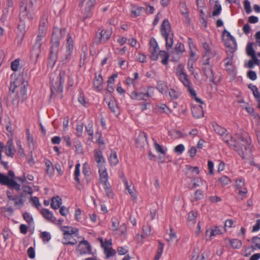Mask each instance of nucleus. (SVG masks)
<instances>
[{
  "label": "nucleus",
  "instance_id": "1",
  "mask_svg": "<svg viewBox=\"0 0 260 260\" xmlns=\"http://www.w3.org/2000/svg\"><path fill=\"white\" fill-rule=\"evenodd\" d=\"M223 141L242 158H245L250 154V139L247 134H236L235 138L230 134H226Z\"/></svg>",
  "mask_w": 260,
  "mask_h": 260
},
{
  "label": "nucleus",
  "instance_id": "2",
  "mask_svg": "<svg viewBox=\"0 0 260 260\" xmlns=\"http://www.w3.org/2000/svg\"><path fill=\"white\" fill-rule=\"evenodd\" d=\"M66 29L64 28L59 29L54 27L51 39V46L48 57V66L52 68L54 67L58 58L60 40L64 37Z\"/></svg>",
  "mask_w": 260,
  "mask_h": 260
},
{
  "label": "nucleus",
  "instance_id": "3",
  "mask_svg": "<svg viewBox=\"0 0 260 260\" xmlns=\"http://www.w3.org/2000/svg\"><path fill=\"white\" fill-rule=\"evenodd\" d=\"M149 52H150V57L152 60H156L159 57L161 59V62L164 65L168 64L170 57L168 52L165 50L158 51L159 48L157 43L153 38H151L149 41Z\"/></svg>",
  "mask_w": 260,
  "mask_h": 260
},
{
  "label": "nucleus",
  "instance_id": "4",
  "mask_svg": "<svg viewBox=\"0 0 260 260\" xmlns=\"http://www.w3.org/2000/svg\"><path fill=\"white\" fill-rule=\"evenodd\" d=\"M33 5L32 1L27 4V0H21L19 16L21 22L24 21L26 19L31 20L32 18L31 13L32 11Z\"/></svg>",
  "mask_w": 260,
  "mask_h": 260
},
{
  "label": "nucleus",
  "instance_id": "5",
  "mask_svg": "<svg viewBox=\"0 0 260 260\" xmlns=\"http://www.w3.org/2000/svg\"><path fill=\"white\" fill-rule=\"evenodd\" d=\"M154 91V88L152 86H147L146 89L144 88L141 91L137 90L133 91L131 93V98L136 100L147 101L153 95Z\"/></svg>",
  "mask_w": 260,
  "mask_h": 260
},
{
  "label": "nucleus",
  "instance_id": "6",
  "mask_svg": "<svg viewBox=\"0 0 260 260\" xmlns=\"http://www.w3.org/2000/svg\"><path fill=\"white\" fill-rule=\"evenodd\" d=\"M45 35H42L38 32L36 43L32 49L30 54L31 61L34 64H36L41 52L42 41Z\"/></svg>",
  "mask_w": 260,
  "mask_h": 260
},
{
  "label": "nucleus",
  "instance_id": "7",
  "mask_svg": "<svg viewBox=\"0 0 260 260\" xmlns=\"http://www.w3.org/2000/svg\"><path fill=\"white\" fill-rule=\"evenodd\" d=\"M66 72L65 71H61L58 77V81H56L54 85L51 86V95L54 94L55 91L58 94L61 93L63 90V84L64 82Z\"/></svg>",
  "mask_w": 260,
  "mask_h": 260
},
{
  "label": "nucleus",
  "instance_id": "8",
  "mask_svg": "<svg viewBox=\"0 0 260 260\" xmlns=\"http://www.w3.org/2000/svg\"><path fill=\"white\" fill-rule=\"evenodd\" d=\"M203 60V71L205 75L209 79V81L213 84H216L215 81V78L213 74V70L211 68V66L210 64V59L209 57L206 58Z\"/></svg>",
  "mask_w": 260,
  "mask_h": 260
},
{
  "label": "nucleus",
  "instance_id": "9",
  "mask_svg": "<svg viewBox=\"0 0 260 260\" xmlns=\"http://www.w3.org/2000/svg\"><path fill=\"white\" fill-rule=\"evenodd\" d=\"M112 30L110 29H99L96 34L95 43L96 44H104L110 38Z\"/></svg>",
  "mask_w": 260,
  "mask_h": 260
},
{
  "label": "nucleus",
  "instance_id": "10",
  "mask_svg": "<svg viewBox=\"0 0 260 260\" xmlns=\"http://www.w3.org/2000/svg\"><path fill=\"white\" fill-rule=\"evenodd\" d=\"M0 184L7 185L12 189H15L17 191L20 190V185L13 179H10L7 176L0 173Z\"/></svg>",
  "mask_w": 260,
  "mask_h": 260
},
{
  "label": "nucleus",
  "instance_id": "11",
  "mask_svg": "<svg viewBox=\"0 0 260 260\" xmlns=\"http://www.w3.org/2000/svg\"><path fill=\"white\" fill-rule=\"evenodd\" d=\"M95 3L96 0H82L79 3V6L85 10V18L89 17Z\"/></svg>",
  "mask_w": 260,
  "mask_h": 260
},
{
  "label": "nucleus",
  "instance_id": "12",
  "mask_svg": "<svg viewBox=\"0 0 260 260\" xmlns=\"http://www.w3.org/2000/svg\"><path fill=\"white\" fill-rule=\"evenodd\" d=\"M78 248L81 255L91 253V246L87 241L83 240L80 242Z\"/></svg>",
  "mask_w": 260,
  "mask_h": 260
},
{
  "label": "nucleus",
  "instance_id": "13",
  "mask_svg": "<svg viewBox=\"0 0 260 260\" xmlns=\"http://www.w3.org/2000/svg\"><path fill=\"white\" fill-rule=\"evenodd\" d=\"M24 197V194L21 192L19 195H14V197H12L11 198V200H9V202L13 201L14 205L16 209H20L23 206L24 204V200L23 199Z\"/></svg>",
  "mask_w": 260,
  "mask_h": 260
},
{
  "label": "nucleus",
  "instance_id": "14",
  "mask_svg": "<svg viewBox=\"0 0 260 260\" xmlns=\"http://www.w3.org/2000/svg\"><path fill=\"white\" fill-rule=\"evenodd\" d=\"M223 35L224 36H226L228 39H229V40L231 41V44H228L227 42L225 43V44L226 47L230 48L229 51L231 52V53H234L236 50V43L234 38L226 30H224L223 31Z\"/></svg>",
  "mask_w": 260,
  "mask_h": 260
},
{
  "label": "nucleus",
  "instance_id": "15",
  "mask_svg": "<svg viewBox=\"0 0 260 260\" xmlns=\"http://www.w3.org/2000/svg\"><path fill=\"white\" fill-rule=\"evenodd\" d=\"M94 157L99 167H103L105 163L102 151L100 149H95L93 151Z\"/></svg>",
  "mask_w": 260,
  "mask_h": 260
},
{
  "label": "nucleus",
  "instance_id": "16",
  "mask_svg": "<svg viewBox=\"0 0 260 260\" xmlns=\"http://www.w3.org/2000/svg\"><path fill=\"white\" fill-rule=\"evenodd\" d=\"M60 229L63 233V239H68L69 235H77L78 230L70 226H61Z\"/></svg>",
  "mask_w": 260,
  "mask_h": 260
},
{
  "label": "nucleus",
  "instance_id": "17",
  "mask_svg": "<svg viewBox=\"0 0 260 260\" xmlns=\"http://www.w3.org/2000/svg\"><path fill=\"white\" fill-rule=\"evenodd\" d=\"M203 47L205 50V54L202 56V60H204L207 57H209V59H210L211 57H214L216 55V51L211 50L209 44L206 42L204 43L203 44Z\"/></svg>",
  "mask_w": 260,
  "mask_h": 260
},
{
  "label": "nucleus",
  "instance_id": "18",
  "mask_svg": "<svg viewBox=\"0 0 260 260\" xmlns=\"http://www.w3.org/2000/svg\"><path fill=\"white\" fill-rule=\"evenodd\" d=\"M160 31L162 37L171 34L170 23L167 19L164 20L161 25Z\"/></svg>",
  "mask_w": 260,
  "mask_h": 260
},
{
  "label": "nucleus",
  "instance_id": "19",
  "mask_svg": "<svg viewBox=\"0 0 260 260\" xmlns=\"http://www.w3.org/2000/svg\"><path fill=\"white\" fill-rule=\"evenodd\" d=\"M191 112L196 118H200L204 116L203 108L202 106H194L191 107Z\"/></svg>",
  "mask_w": 260,
  "mask_h": 260
},
{
  "label": "nucleus",
  "instance_id": "20",
  "mask_svg": "<svg viewBox=\"0 0 260 260\" xmlns=\"http://www.w3.org/2000/svg\"><path fill=\"white\" fill-rule=\"evenodd\" d=\"M103 79L101 75L95 76L93 80V87L95 90L100 91L103 89Z\"/></svg>",
  "mask_w": 260,
  "mask_h": 260
},
{
  "label": "nucleus",
  "instance_id": "21",
  "mask_svg": "<svg viewBox=\"0 0 260 260\" xmlns=\"http://www.w3.org/2000/svg\"><path fill=\"white\" fill-rule=\"evenodd\" d=\"M5 148L6 155L8 156L13 157L15 154V150L13 147L12 140L8 141Z\"/></svg>",
  "mask_w": 260,
  "mask_h": 260
},
{
  "label": "nucleus",
  "instance_id": "22",
  "mask_svg": "<svg viewBox=\"0 0 260 260\" xmlns=\"http://www.w3.org/2000/svg\"><path fill=\"white\" fill-rule=\"evenodd\" d=\"M41 213L43 217L50 222L56 223V218L53 216V213L47 209H43Z\"/></svg>",
  "mask_w": 260,
  "mask_h": 260
},
{
  "label": "nucleus",
  "instance_id": "23",
  "mask_svg": "<svg viewBox=\"0 0 260 260\" xmlns=\"http://www.w3.org/2000/svg\"><path fill=\"white\" fill-rule=\"evenodd\" d=\"M253 42H249L246 46V51L247 55L251 56L252 59L255 60L256 62L257 58L256 56L255 51L253 48Z\"/></svg>",
  "mask_w": 260,
  "mask_h": 260
},
{
  "label": "nucleus",
  "instance_id": "24",
  "mask_svg": "<svg viewBox=\"0 0 260 260\" xmlns=\"http://www.w3.org/2000/svg\"><path fill=\"white\" fill-rule=\"evenodd\" d=\"M177 74L179 76L180 80L184 86H187L190 84V81L188 79L187 74L182 70L177 71Z\"/></svg>",
  "mask_w": 260,
  "mask_h": 260
},
{
  "label": "nucleus",
  "instance_id": "25",
  "mask_svg": "<svg viewBox=\"0 0 260 260\" xmlns=\"http://www.w3.org/2000/svg\"><path fill=\"white\" fill-rule=\"evenodd\" d=\"M62 204V199L58 196L53 197L51 199V207L56 210L60 207Z\"/></svg>",
  "mask_w": 260,
  "mask_h": 260
},
{
  "label": "nucleus",
  "instance_id": "26",
  "mask_svg": "<svg viewBox=\"0 0 260 260\" xmlns=\"http://www.w3.org/2000/svg\"><path fill=\"white\" fill-rule=\"evenodd\" d=\"M212 125L215 132L217 134L219 135L220 136L223 137V139L225 135L227 134H226L227 132L226 129L224 127L219 126V125L215 123H212Z\"/></svg>",
  "mask_w": 260,
  "mask_h": 260
},
{
  "label": "nucleus",
  "instance_id": "27",
  "mask_svg": "<svg viewBox=\"0 0 260 260\" xmlns=\"http://www.w3.org/2000/svg\"><path fill=\"white\" fill-rule=\"evenodd\" d=\"M47 20L46 19L43 18L40 20L38 32L42 35H46L47 29Z\"/></svg>",
  "mask_w": 260,
  "mask_h": 260
},
{
  "label": "nucleus",
  "instance_id": "28",
  "mask_svg": "<svg viewBox=\"0 0 260 260\" xmlns=\"http://www.w3.org/2000/svg\"><path fill=\"white\" fill-rule=\"evenodd\" d=\"M108 105L111 112L114 113L118 112V107L116 104V102L113 97H110L109 101L108 102Z\"/></svg>",
  "mask_w": 260,
  "mask_h": 260
},
{
  "label": "nucleus",
  "instance_id": "29",
  "mask_svg": "<svg viewBox=\"0 0 260 260\" xmlns=\"http://www.w3.org/2000/svg\"><path fill=\"white\" fill-rule=\"evenodd\" d=\"M45 164L46 167V172L47 174L50 176H53L54 172V167L52 162L50 160L46 159Z\"/></svg>",
  "mask_w": 260,
  "mask_h": 260
},
{
  "label": "nucleus",
  "instance_id": "30",
  "mask_svg": "<svg viewBox=\"0 0 260 260\" xmlns=\"http://www.w3.org/2000/svg\"><path fill=\"white\" fill-rule=\"evenodd\" d=\"M156 88L161 93L164 94L168 88L167 83L164 81H158L157 82Z\"/></svg>",
  "mask_w": 260,
  "mask_h": 260
},
{
  "label": "nucleus",
  "instance_id": "31",
  "mask_svg": "<svg viewBox=\"0 0 260 260\" xmlns=\"http://www.w3.org/2000/svg\"><path fill=\"white\" fill-rule=\"evenodd\" d=\"M73 50H70V49H67L64 53V54L63 55L62 57H61V61L63 63H67L69 62L71 59V56L72 55Z\"/></svg>",
  "mask_w": 260,
  "mask_h": 260
},
{
  "label": "nucleus",
  "instance_id": "32",
  "mask_svg": "<svg viewBox=\"0 0 260 260\" xmlns=\"http://www.w3.org/2000/svg\"><path fill=\"white\" fill-rule=\"evenodd\" d=\"M166 41V48L168 51L172 47L173 44V35L171 34L167 36L163 37Z\"/></svg>",
  "mask_w": 260,
  "mask_h": 260
},
{
  "label": "nucleus",
  "instance_id": "33",
  "mask_svg": "<svg viewBox=\"0 0 260 260\" xmlns=\"http://www.w3.org/2000/svg\"><path fill=\"white\" fill-rule=\"evenodd\" d=\"M169 96L172 100H175L179 98L181 94V92L178 90L171 88L169 92Z\"/></svg>",
  "mask_w": 260,
  "mask_h": 260
},
{
  "label": "nucleus",
  "instance_id": "34",
  "mask_svg": "<svg viewBox=\"0 0 260 260\" xmlns=\"http://www.w3.org/2000/svg\"><path fill=\"white\" fill-rule=\"evenodd\" d=\"M109 162L110 165L112 166H116L118 163V159L115 151H111L109 157Z\"/></svg>",
  "mask_w": 260,
  "mask_h": 260
},
{
  "label": "nucleus",
  "instance_id": "35",
  "mask_svg": "<svg viewBox=\"0 0 260 260\" xmlns=\"http://www.w3.org/2000/svg\"><path fill=\"white\" fill-rule=\"evenodd\" d=\"M62 244L65 245H74L77 244V241L75 239H74L72 235H69L68 239H63Z\"/></svg>",
  "mask_w": 260,
  "mask_h": 260
},
{
  "label": "nucleus",
  "instance_id": "36",
  "mask_svg": "<svg viewBox=\"0 0 260 260\" xmlns=\"http://www.w3.org/2000/svg\"><path fill=\"white\" fill-rule=\"evenodd\" d=\"M99 172L100 174V182L108 180V173L105 169H103L102 167H99Z\"/></svg>",
  "mask_w": 260,
  "mask_h": 260
},
{
  "label": "nucleus",
  "instance_id": "37",
  "mask_svg": "<svg viewBox=\"0 0 260 260\" xmlns=\"http://www.w3.org/2000/svg\"><path fill=\"white\" fill-rule=\"evenodd\" d=\"M222 234L221 230H220V226H216L214 229H211L210 240H211V238L213 236H215L220 234Z\"/></svg>",
  "mask_w": 260,
  "mask_h": 260
},
{
  "label": "nucleus",
  "instance_id": "38",
  "mask_svg": "<svg viewBox=\"0 0 260 260\" xmlns=\"http://www.w3.org/2000/svg\"><path fill=\"white\" fill-rule=\"evenodd\" d=\"M230 243L231 246L235 249H239L242 246V242L237 239H230Z\"/></svg>",
  "mask_w": 260,
  "mask_h": 260
},
{
  "label": "nucleus",
  "instance_id": "39",
  "mask_svg": "<svg viewBox=\"0 0 260 260\" xmlns=\"http://www.w3.org/2000/svg\"><path fill=\"white\" fill-rule=\"evenodd\" d=\"M116 252L112 247H106L104 250V253L106 254V258H109L115 255Z\"/></svg>",
  "mask_w": 260,
  "mask_h": 260
},
{
  "label": "nucleus",
  "instance_id": "40",
  "mask_svg": "<svg viewBox=\"0 0 260 260\" xmlns=\"http://www.w3.org/2000/svg\"><path fill=\"white\" fill-rule=\"evenodd\" d=\"M158 244L159 245L157 252L154 257L155 260H159V259L160 258L164 247V244L161 242L159 241Z\"/></svg>",
  "mask_w": 260,
  "mask_h": 260
},
{
  "label": "nucleus",
  "instance_id": "41",
  "mask_svg": "<svg viewBox=\"0 0 260 260\" xmlns=\"http://www.w3.org/2000/svg\"><path fill=\"white\" fill-rule=\"evenodd\" d=\"M86 131L87 132L90 138H89L90 140L93 139V128L92 122L91 121L85 126Z\"/></svg>",
  "mask_w": 260,
  "mask_h": 260
},
{
  "label": "nucleus",
  "instance_id": "42",
  "mask_svg": "<svg viewBox=\"0 0 260 260\" xmlns=\"http://www.w3.org/2000/svg\"><path fill=\"white\" fill-rule=\"evenodd\" d=\"M153 141L154 142V147L156 151L165 156L166 154V152L164 150L162 146L157 143L156 141L154 139H153Z\"/></svg>",
  "mask_w": 260,
  "mask_h": 260
},
{
  "label": "nucleus",
  "instance_id": "43",
  "mask_svg": "<svg viewBox=\"0 0 260 260\" xmlns=\"http://www.w3.org/2000/svg\"><path fill=\"white\" fill-rule=\"evenodd\" d=\"M185 51L184 45L181 43H178L175 47V52L177 54H182Z\"/></svg>",
  "mask_w": 260,
  "mask_h": 260
},
{
  "label": "nucleus",
  "instance_id": "44",
  "mask_svg": "<svg viewBox=\"0 0 260 260\" xmlns=\"http://www.w3.org/2000/svg\"><path fill=\"white\" fill-rule=\"evenodd\" d=\"M74 41L71 37V35L69 34H68L67 39V45L66 49L73 50L74 48Z\"/></svg>",
  "mask_w": 260,
  "mask_h": 260
},
{
  "label": "nucleus",
  "instance_id": "45",
  "mask_svg": "<svg viewBox=\"0 0 260 260\" xmlns=\"http://www.w3.org/2000/svg\"><path fill=\"white\" fill-rule=\"evenodd\" d=\"M221 11V6L219 4L217 1L215 2V4L214 7V10L212 12V16H216L218 15Z\"/></svg>",
  "mask_w": 260,
  "mask_h": 260
},
{
  "label": "nucleus",
  "instance_id": "46",
  "mask_svg": "<svg viewBox=\"0 0 260 260\" xmlns=\"http://www.w3.org/2000/svg\"><path fill=\"white\" fill-rule=\"evenodd\" d=\"M80 164H76L75 166V170L74 172V179L79 184L80 183V181L79 178L80 174Z\"/></svg>",
  "mask_w": 260,
  "mask_h": 260
},
{
  "label": "nucleus",
  "instance_id": "47",
  "mask_svg": "<svg viewBox=\"0 0 260 260\" xmlns=\"http://www.w3.org/2000/svg\"><path fill=\"white\" fill-rule=\"evenodd\" d=\"M198 215L197 212L196 211H191L188 213V221H191L192 222V223L194 224L195 223V221L196 219V218Z\"/></svg>",
  "mask_w": 260,
  "mask_h": 260
},
{
  "label": "nucleus",
  "instance_id": "48",
  "mask_svg": "<svg viewBox=\"0 0 260 260\" xmlns=\"http://www.w3.org/2000/svg\"><path fill=\"white\" fill-rule=\"evenodd\" d=\"M112 221V230L113 231H116L118 227L119 222L117 217H113L111 219Z\"/></svg>",
  "mask_w": 260,
  "mask_h": 260
},
{
  "label": "nucleus",
  "instance_id": "49",
  "mask_svg": "<svg viewBox=\"0 0 260 260\" xmlns=\"http://www.w3.org/2000/svg\"><path fill=\"white\" fill-rule=\"evenodd\" d=\"M245 186L244 179H239L236 180L235 187L237 189H241L243 188Z\"/></svg>",
  "mask_w": 260,
  "mask_h": 260
},
{
  "label": "nucleus",
  "instance_id": "50",
  "mask_svg": "<svg viewBox=\"0 0 260 260\" xmlns=\"http://www.w3.org/2000/svg\"><path fill=\"white\" fill-rule=\"evenodd\" d=\"M40 238L43 241L48 242L51 239V235L47 232H43L40 234Z\"/></svg>",
  "mask_w": 260,
  "mask_h": 260
},
{
  "label": "nucleus",
  "instance_id": "51",
  "mask_svg": "<svg viewBox=\"0 0 260 260\" xmlns=\"http://www.w3.org/2000/svg\"><path fill=\"white\" fill-rule=\"evenodd\" d=\"M191 182H193V185L192 188H196L197 186H199L200 184H203V181L201 178L196 177L191 180Z\"/></svg>",
  "mask_w": 260,
  "mask_h": 260
},
{
  "label": "nucleus",
  "instance_id": "52",
  "mask_svg": "<svg viewBox=\"0 0 260 260\" xmlns=\"http://www.w3.org/2000/svg\"><path fill=\"white\" fill-rule=\"evenodd\" d=\"M203 192L201 189H198L194 193V198L193 201H197L203 198Z\"/></svg>",
  "mask_w": 260,
  "mask_h": 260
},
{
  "label": "nucleus",
  "instance_id": "53",
  "mask_svg": "<svg viewBox=\"0 0 260 260\" xmlns=\"http://www.w3.org/2000/svg\"><path fill=\"white\" fill-rule=\"evenodd\" d=\"M30 200L32 202V205L38 209H39L40 207L41 206V204L39 202V198L37 197H32L30 198Z\"/></svg>",
  "mask_w": 260,
  "mask_h": 260
},
{
  "label": "nucleus",
  "instance_id": "54",
  "mask_svg": "<svg viewBox=\"0 0 260 260\" xmlns=\"http://www.w3.org/2000/svg\"><path fill=\"white\" fill-rule=\"evenodd\" d=\"M27 83H25L24 82H22L21 84L19 85V88L20 89V93L21 96H24L26 93V86L27 85Z\"/></svg>",
  "mask_w": 260,
  "mask_h": 260
},
{
  "label": "nucleus",
  "instance_id": "55",
  "mask_svg": "<svg viewBox=\"0 0 260 260\" xmlns=\"http://www.w3.org/2000/svg\"><path fill=\"white\" fill-rule=\"evenodd\" d=\"M76 136L78 138H81L82 137V133L83 131V124H78L76 125Z\"/></svg>",
  "mask_w": 260,
  "mask_h": 260
},
{
  "label": "nucleus",
  "instance_id": "56",
  "mask_svg": "<svg viewBox=\"0 0 260 260\" xmlns=\"http://www.w3.org/2000/svg\"><path fill=\"white\" fill-rule=\"evenodd\" d=\"M218 181L222 184V185H226L231 182V179L226 176H223L219 178Z\"/></svg>",
  "mask_w": 260,
  "mask_h": 260
},
{
  "label": "nucleus",
  "instance_id": "57",
  "mask_svg": "<svg viewBox=\"0 0 260 260\" xmlns=\"http://www.w3.org/2000/svg\"><path fill=\"white\" fill-rule=\"evenodd\" d=\"M17 82L18 81L16 80L11 83L9 87L10 93H14L15 92V89L17 87H19V86L17 85Z\"/></svg>",
  "mask_w": 260,
  "mask_h": 260
},
{
  "label": "nucleus",
  "instance_id": "58",
  "mask_svg": "<svg viewBox=\"0 0 260 260\" xmlns=\"http://www.w3.org/2000/svg\"><path fill=\"white\" fill-rule=\"evenodd\" d=\"M19 66V59H16L14 60L11 63V70L15 72L17 71Z\"/></svg>",
  "mask_w": 260,
  "mask_h": 260
},
{
  "label": "nucleus",
  "instance_id": "59",
  "mask_svg": "<svg viewBox=\"0 0 260 260\" xmlns=\"http://www.w3.org/2000/svg\"><path fill=\"white\" fill-rule=\"evenodd\" d=\"M23 219L29 224H30L33 221V218L31 215L28 212H25L23 214Z\"/></svg>",
  "mask_w": 260,
  "mask_h": 260
},
{
  "label": "nucleus",
  "instance_id": "60",
  "mask_svg": "<svg viewBox=\"0 0 260 260\" xmlns=\"http://www.w3.org/2000/svg\"><path fill=\"white\" fill-rule=\"evenodd\" d=\"M144 10H145L144 8L139 7V8H137V9H136L135 10H132V13L134 14V15L136 17H137V16H140L142 12Z\"/></svg>",
  "mask_w": 260,
  "mask_h": 260
},
{
  "label": "nucleus",
  "instance_id": "61",
  "mask_svg": "<svg viewBox=\"0 0 260 260\" xmlns=\"http://www.w3.org/2000/svg\"><path fill=\"white\" fill-rule=\"evenodd\" d=\"M244 7L246 13L249 14L251 12L250 4L248 0L244 1Z\"/></svg>",
  "mask_w": 260,
  "mask_h": 260
},
{
  "label": "nucleus",
  "instance_id": "62",
  "mask_svg": "<svg viewBox=\"0 0 260 260\" xmlns=\"http://www.w3.org/2000/svg\"><path fill=\"white\" fill-rule=\"evenodd\" d=\"M185 150L184 146L183 144H179L176 146L174 148V151L178 154H181Z\"/></svg>",
  "mask_w": 260,
  "mask_h": 260
},
{
  "label": "nucleus",
  "instance_id": "63",
  "mask_svg": "<svg viewBox=\"0 0 260 260\" xmlns=\"http://www.w3.org/2000/svg\"><path fill=\"white\" fill-rule=\"evenodd\" d=\"M254 64H256L257 65L259 64V60L258 59H257V60L256 62L255 61V60H253V59L249 60L248 61L247 63L246 64H245V66H246V67H247V68H248L249 69H252L254 67Z\"/></svg>",
  "mask_w": 260,
  "mask_h": 260
},
{
  "label": "nucleus",
  "instance_id": "64",
  "mask_svg": "<svg viewBox=\"0 0 260 260\" xmlns=\"http://www.w3.org/2000/svg\"><path fill=\"white\" fill-rule=\"evenodd\" d=\"M252 242L255 243V246L260 249V238L255 236L252 239Z\"/></svg>",
  "mask_w": 260,
  "mask_h": 260
}]
</instances>
